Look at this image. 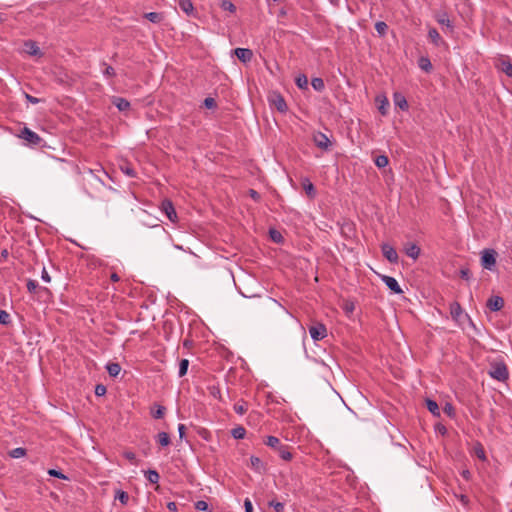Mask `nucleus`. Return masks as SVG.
<instances>
[{"mask_svg":"<svg viewBox=\"0 0 512 512\" xmlns=\"http://www.w3.org/2000/svg\"><path fill=\"white\" fill-rule=\"evenodd\" d=\"M263 442L266 446L276 451L284 461H290L293 458L290 446L283 444L278 437L272 435L265 436Z\"/></svg>","mask_w":512,"mask_h":512,"instance_id":"nucleus-1","label":"nucleus"},{"mask_svg":"<svg viewBox=\"0 0 512 512\" xmlns=\"http://www.w3.org/2000/svg\"><path fill=\"white\" fill-rule=\"evenodd\" d=\"M489 375L498 381H505L508 378V370L503 362L494 363L491 366Z\"/></svg>","mask_w":512,"mask_h":512,"instance_id":"nucleus-2","label":"nucleus"},{"mask_svg":"<svg viewBox=\"0 0 512 512\" xmlns=\"http://www.w3.org/2000/svg\"><path fill=\"white\" fill-rule=\"evenodd\" d=\"M481 264L482 266L492 271L496 266V252L493 249H485L482 252L481 256Z\"/></svg>","mask_w":512,"mask_h":512,"instance_id":"nucleus-3","label":"nucleus"},{"mask_svg":"<svg viewBox=\"0 0 512 512\" xmlns=\"http://www.w3.org/2000/svg\"><path fill=\"white\" fill-rule=\"evenodd\" d=\"M160 209L172 223L177 222L178 216L172 201H170L169 199H164L161 202Z\"/></svg>","mask_w":512,"mask_h":512,"instance_id":"nucleus-4","label":"nucleus"},{"mask_svg":"<svg viewBox=\"0 0 512 512\" xmlns=\"http://www.w3.org/2000/svg\"><path fill=\"white\" fill-rule=\"evenodd\" d=\"M309 334L314 341H320L327 336L326 326L322 323H317L309 327Z\"/></svg>","mask_w":512,"mask_h":512,"instance_id":"nucleus-5","label":"nucleus"},{"mask_svg":"<svg viewBox=\"0 0 512 512\" xmlns=\"http://www.w3.org/2000/svg\"><path fill=\"white\" fill-rule=\"evenodd\" d=\"M313 141H314L315 145L322 150L327 151L331 147L330 139L327 137L326 134H324L322 132H316L313 135Z\"/></svg>","mask_w":512,"mask_h":512,"instance_id":"nucleus-6","label":"nucleus"},{"mask_svg":"<svg viewBox=\"0 0 512 512\" xmlns=\"http://www.w3.org/2000/svg\"><path fill=\"white\" fill-rule=\"evenodd\" d=\"M269 101L281 113H285L288 109L284 97L279 93H273Z\"/></svg>","mask_w":512,"mask_h":512,"instance_id":"nucleus-7","label":"nucleus"},{"mask_svg":"<svg viewBox=\"0 0 512 512\" xmlns=\"http://www.w3.org/2000/svg\"><path fill=\"white\" fill-rule=\"evenodd\" d=\"M20 137L32 145H39L41 142V137L37 133H35L34 131L30 130L27 127H24L21 130Z\"/></svg>","mask_w":512,"mask_h":512,"instance_id":"nucleus-8","label":"nucleus"},{"mask_svg":"<svg viewBox=\"0 0 512 512\" xmlns=\"http://www.w3.org/2000/svg\"><path fill=\"white\" fill-rule=\"evenodd\" d=\"M233 53L244 64L249 63L253 58V52L248 48H235Z\"/></svg>","mask_w":512,"mask_h":512,"instance_id":"nucleus-9","label":"nucleus"},{"mask_svg":"<svg viewBox=\"0 0 512 512\" xmlns=\"http://www.w3.org/2000/svg\"><path fill=\"white\" fill-rule=\"evenodd\" d=\"M381 280L385 283V285L391 290L393 291L395 294H401L403 292V290L401 289L398 281L392 277V276H387V275H383L381 277Z\"/></svg>","mask_w":512,"mask_h":512,"instance_id":"nucleus-10","label":"nucleus"},{"mask_svg":"<svg viewBox=\"0 0 512 512\" xmlns=\"http://www.w3.org/2000/svg\"><path fill=\"white\" fill-rule=\"evenodd\" d=\"M384 257L391 263H397L398 254L396 250L389 244L385 243L381 246Z\"/></svg>","mask_w":512,"mask_h":512,"instance_id":"nucleus-11","label":"nucleus"},{"mask_svg":"<svg viewBox=\"0 0 512 512\" xmlns=\"http://www.w3.org/2000/svg\"><path fill=\"white\" fill-rule=\"evenodd\" d=\"M404 252L408 257L416 260L419 257L421 250L416 243L408 242L404 245Z\"/></svg>","mask_w":512,"mask_h":512,"instance_id":"nucleus-12","label":"nucleus"},{"mask_svg":"<svg viewBox=\"0 0 512 512\" xmlns=\"http://www.w3.org/2000/svg\"><path fill=\"white\" fill-rule=\"evenodd\" d=\"M486 305L491 311L497 312L504 307V300L500 296H492L487 300Z\"/></svg>","mask_w":512,"mask_h":512,"instance_id":"nucleus-13","label":"nucleus"},{"mask_svg":"<svg viewBox=\"0 0 512 512\" xmlns=\"http://www.w3.org/2000/svg\"><path fill=\"white\" fill-rule=\"evenodd\" d=\"M112 103L117 107V109L121 112L127 111L130 109V102L125 98L113 96L111 98Z\"/></svg>","mask_w":512,"mask_h":512,"instance_id":"nucleus-14","label":"nucleus"},{"mask_svg":"<svg viewBox=\"0 0 512 512\" xmlns=\"http://www.w3.org/2000/svg\"><path fill=\"white\" fill-rule=\"evenodd\" d=\"M25 51L31 56H42V52L37 46L36 42L28 40L24 43Z\"/></svg>","mask_w":512,"mask_h":512,"instance_id":"nucleus-15","label":"nucleus"},{"mask_svg":"<svg viewBox=\"0 0 512 512\" xmlns=\"http://www.w3.org/2000/svg\"><path fill=\"white\" fill-rule=\"evenodd\" d=\"M463 314V310L460 306V304L456 301L452 302L450 304V315L452 319L456 322H458Z\"/></svg>","mask_w":512,"mask_h":512,"instance_id":"nucleus-16","label":"nucleus"},{"mask_svg":"<svg viewBox=\"0 0 512 512\" xmlns=\"http://www.w3.org/2000/svg\"><path fill=\"white\" fill-rule=\"evenodd\" d=\"M250 467L257 473L262 474L265 472V466L261 459L257 456L250 457Z\"/></svg>","mask_w":512,"mask_h":512,"instance_id":"nucleus-17","label":"nucleus"},{"mask_svg":"<svg viewBox=\"0 0 512 512\" xmlns=\"http://www.w3.org/2000/svg\"><path fill=\"white\" fill-rule=\"evenodd\" d=\"M302 187L309 198H311V199L315 198L316 189H315L313 183L308 178L302 179Z\"/></svg>","mask_w":512,"mask_h":512,"instance_id":"nucleus-18","label":"nucleus"},{"mask_svg":"<svg viewBox=\"0 0 512 512\" xmlns=\"http://www.w3.org/2000/svg\"><path fill=\"white\" fill-rule=\"evenodd\" d=\"M428 38L431 40V42L435 46H440L441 44L444 43L440 34L438 33L437 29H435V28H430L428 30Z\"/></svg>","mask_w":512,"mask_h":512,"instance_id":"nucleus-19","label":"nucleus"},{"mask_svg":"<svg viewBox=\"0 0 512 512\" xmlns=\"http://www.w3.org/2000/svg\"><path fill=\"white\" fill-rule=\"evenodd\" d=\"M394 104L403 111L408 109V102L401 93L394 94Z\"/></svg>","mask_w":512,"mask_h":512,"instance_id":"nucleus-20","label":"nucleus"},{"mask_svg":"<svg viewBox=\"0 0 512 512\" xmlns=\"http://www.w3.org/2000/svg\"><path fill=\"white\" fill-rule=\"evenodd\" d=\"M436 20L440 25L446 27L447 29H449L451 31L453 30L452 22L450 21V19L448 18V15L446 13L437 15Z\"/></svg>","mask_w":512,"mask_h":512,"instance_id":"nucleus-21","label":"nucleus"},{"mask_svg":"<svg viewBox=\"0 0 512 512\" xmlns=\"http://www.w3.org/2000/svg\"><path fill=\"white\" fill-rule=\"evenodd\" d=\"M106 370L111 377H117L121 371V366L116 362H110L106 365Z\"/></svg>","mask_w":512,"mask_h":512,"instance_id":"nucleus-22","label":"nucleus"},{"mask_svg":"<svg viewBox=\"0 0 512 512\" xmlns=\"http://www.w3.org/2000/svg\"><path fill=\"white\" fill-rule=\"evenodd\" d=\"M156 441L162 447H166L171 443L170 436L166 432H159L156 436Z\"/></svg>","mask_w":512,"mask_h":512,"instance_id":"nucleus-23","label":"nucleus"},{"mask_svg":"<svg viewBox=\"0 0 512 512\" xmlns=\"http://www.w3.org/2000/svg\"><path fill=\"white\" fill-rule=\"evenodd\" d=\"M180 9L187 15H191L193 13L194 7L190 0H179Z\"/></svg>","mask_w":512,"mask_h":512,"instance_id":"nucleus-24","label":"nucleus"},{"mask_svg":"<svg viewBox=\"0 0 512 512\" xmlns=\"http://www.w3.org/2000/svg\"><path fill=\"white\" fill-rule=\"evenodd\" d=\"M418 66L425 72H430L432 70V64L428 57H420L418 60Z\"/></svg>","mask_w":512,"mask_h":512,"instance_id":"nucleus-25","label":"nucleus"},{"mask_svg":"<svg viewBox=\"0 0 512 512\" xmlns=\"http://www.w3.org/2000/svg\"><path fill=\"white\" fill-rule=\"evenodd\" d=\"M500 69L508 77H512V63H511L510 60L502 59L501 62H500Z\"/></svg>","mask_w":512,"mask_h":512,"instance_id":"nucleus-26","label":"nucleus"},{"mask_svg":"<svg viewBox=\"0 0 512 512\" xmlns=\"http://www.w3.org/2000/svg\"><path fill=\"white\" fill-rule=\"evenodd\" d=\"M311 85L314 90L322 92L325 89V83L322 78L314 77L311 80Z\"/></svg>","mask_w":512,"mask_h":512,"instance_id":"nucleus-27","label":"nucleus"},{"mask_svg":"<svg viewBox=\"0 0 512 512\" xmlns=\"http://www.w3.org/2000/svg\"><path fill=\"white\" fill-rule=\"evenodd\" d=\"M145 477L152 484H157L160 479L159 473L156 470H148L145 473Z\"/></svg>","mask_w":512,"mask_h":512,"instance_id":"nucleus-28","label":"nucleus"},{"mask_svg":"<svg viewBox=\"0 0 512 512\" xmlns=\"http://www.w3.org/2000/svg\"><path fill=\"white\" fill-rule=\"evenodd\" d=\"M115 499L119 500L122 505H127L129 502V494L123 490H117Z\"/></svg>","mask_w":512,"mask_h":512,"instance_id":"nucleus-29","label":"nucleus"},{"mask_svg":"<svg viewBox=\"0 0 512 512\" xmlns=\"http://www.w3.org/2000/svg\"><path fill=\"white\" fill-rule=\"evenodd\" d=\"M375 30L379 36L383 37L388 31V25L383 21H378L375 23Z\"/></svg>","mask_w":512,"mask_h":512,"instance_id":"nucleus-30","label":"nucleus"},{"mask_svg":"<svg viewBox=\"0 0 512 512\" xmlns=\"http://www.w3.org/2000/svg\"><path fill=\"white\" fill-rule=\"evenodd\" d=\"M426 405H427V409L429 410V412H431L433 415H435V416L440 415L438 404L434 400L428 399L426 401Z\"/></svg>","mask_w":512,"mask_h":512,"instance_id":"nucleus-31","label":"nucleus"},{"mask_svg":"<svg viewBox=\"0 0 512 512\" xmlns=\"http://www.w3.org/2000/svg\"><path fill=\"white\" fill-rule=\"evenodd\" d=\"M26 455V449L25 448H22V447H17V448H14L12 449L10 452H9V456L11 458H14V459H18V458H21L23 456Z\"/></svg>","mask_w":512,"mask_h":512,"instance_id":"nucleus-32","label":"nucleus"},{"mask_svg":"<svg viewBox=\"0 0 512 512\" xmlns=\"http://www.w3.org/2000/svg\"><path fill=\"white\" fill-rule=\"evenodd\" d=\"M374 163L378 168H384L388 165L389 159L386 155H379L375 158Z\"/></svg>","mask_w":512,"mask_h":512,"instance_id":"nucleus-33","label":"nucleus"},{"mask_svg":"<svg viewBox=\"0 0 512 512\" xmlns=\"http://www.w3.org/2000/svg\"><path fill=\"white\" fill-rule=\"evenodd\" d=\"M231 435L235 438V439H243L246 435V430L244 427L242 426H238L234 429H232L231 431Z\"/></svg>","mask_w":512,"mask_h":512,"instance_id":"nucleus-34","label":"nucleus"},{"mask_svg":"<svg viewBox=\"0 0 512 512\" xmlns=\"http://www.w3.org/2000/svg\"><path fill=\"white\" fill-rule=\"evenodd\" d=\"M144 17L152 23H159L162 20V14L157 12H149L144 15Z\"/></svg>","mask_w":512,"mask_h":512,"instance_id":"nucleus-35","label":"nucleus"},{"mask_svg":"<svg viewBox=\"0 0 512 512\" xmlns=\"http://www.w3.org/2000/svg\"><path fill=\"white\" fill-rule=\"evenodd\" d=\"M208 392L211 397L214 399L220 400L221 399V391L220 388L216 385H209L208 386Z\"/></svg>","mask_w":512,"mask_h":512,"instance_id":"nucleus-36","label":"nucleus"},{"mask_svg":"<svg viewBox=\"0 0 512 512\" xmlns=\"http://www.w3.org/2000/svg\"><path fill=\"white\" fill-rule=\"evenodd\" d=\"M188 366H189V360L188 359H182L179 363V371H178V376L179 377H183L184 375H186L187 373V370H188Z\"/></svg>","mask_w":512,"mask_h":512,"instance_id":"nucleus-37","label":"nucleus"},{"mask_svg":"<svg viewBox=\"0 0 512 512\" xmlns=\"http://www.w3.org/2000/svg\"><path fill=\"white\" fill-rule=\"evenodd\" d=\"M234 411L239 414L243 415L247 411V403L245 401H239L234 405Z\"/></svg>","mask_w":512,"mask_h":512,"instance_id":"nucleus-38","label":"nucleus"},{"mask_svg":"<svg viewBox=\"0 0 512 512\" xmlns=\"http://www.w3.org/2000/svg\"><path fill=\"white\" fill-rule=\"evenodd\" d=\"M269 506L274 509L275 512H284L285 505L282 502H279L277 500H271L269 501Z\"/></svg>","mask_w":512,"mask_h":512,"instance_id":"nucleus-39","label":"nucleus"},{"mask_svg":"<svg viewBox=\"0 0 512 512\" xmlns=\"http://www.w3.org/2000/svg\"><path fill=\"white\" fill-rule=\"evenodd\" d=\"M296 85L300 89H307L308 88V78L305 75H299L296 78Z\"/></svg>","mask_w":512,"mask_h":512,"instance_id":"nucleus-40","label":"nucleus"},{"mask_svg":"<svg viewBox=\"0 0 512 512\" xmlns=\"http://www.w3.org/2000/svg\"><path fill=\"white\" fill-rule=\"evenodd\" d=\"M39 286L40 285L38 284V282L36 280L29 279L27 282V290L29 291V293L36 295Z\"/></svg>","mask_w":512,"mask_h":512,"instance_id":"nucleus-41","label":"nucleus"},{"mask_svg":"<svg viewBox=\"0 0 512 512\" xmlns=\"http://www.w3.org/2000/svg\"><path fill=\"white\" fill-rule=\"evenodd\" d=\"M11 323L10 314L5 310H0V324L9 325Z\"/></svg>","mask_w":512,"mask_h":512,"instance_id":"nucleus-42","label":"nucleus"},{"mask_svg":"<svg viewBox=\"0 0 512 512\" xmlns=\"http://www.w3.org/2000/svg\"><path fill=\"white\" fill-rule=\"evenodd\" d=\"M220 7H221L223 10H225V11H229V12H231V13L235 12V10H236L235 5H234L232 2L228 1V0H223V1L221 2V4H220Z\"/></svg>","mask_w":512,"mask_h":512,"instance_id":"nucleus-43","label":"nucleus"},{"mask_svg":"<svg viewBox=\"0 0 512 512\" xmlns=\"http://www.w3.org/2000/svg\"><path fill=\"white\" fill-rule=\"evenodd\" d=\"M165 414V407L157 405L155 410H152V416L155 419H161Z\"/></svg>","mask_w":512,"mask_h":512,"instance_id":"nucleus-44","label":"nucleus"},{"mask_svg":"<svg viewBox=\"0 0 512 512\" xmlns=\"http://www.w3.org/2000/svg\"><path fill=\"white\" fill-rule=\"evenodd\" d=\"M195 509L198 510V511H203V512H208L209 510V505L206 501L204 500H199L195 503Z\"/></svg>","mask_w":512,"mask_h":512,"instance_id":"nucleus-45","label":"nucleus"},{"mask_svg":"<svg viewBox=\"0 0 512 512\" xmlns=\"http://www.w3.org/2000/svg\"><path fill=\"white\" fill-rule=\"evenodd\" d=\"M48 474L55 478H59V479H63V480L68 479V477L66 475H64L61 471L56 470V469H49Z\"/></svg>","mask_w":512,"mask_h":512,"instance_id":"nucleus-46","label":"nucleus"},{"mask_svg":"<svg viewBox=\"0 0 512 512\" xmlns=\"http://www.w3.org/2000/svg\"><path fill=\"white\" fill-rule=\"evenodd\" d=\"M38 298H45L51 295L50 291L46 287L39 286L37 294Z\"/></svg>","mask_w":512,"mask_h":512,"instance_id":"nucleus-47","label":"nucleus"},{"mask_svg":"<svg viewBox=\"0 0 512 512\" xmlns=\"http://www.w3.org/2000/svg\"><path fill=\"white\" fill-rule=\"evenodd\" d=\"M389 106V102L388 100L384 97L383 100L381 101V104L379 105L378 109L380 111V113L382 115H386L387 114V108Z\"/></svg>","mask_w":512,"mask_h":512,"instance_id":"nucleus-48","label":"nucleus"},{"mask_svg":"<svg viewBox=\"0 0 512 512\" xmlns=\"http://www.w3.org/2000/svg\"><path fill=\"white\" fill-rule=\"evenodd\" d=\"M105 66V69L103 70V75L105 77H113L115 76V70L112 66L110 65H107V64H103Z\"/></svg>","mask_w":512,"mask_h":512,"instance_id":"nucleus-49","label":"nucleus"},{"mask_svg":"<svg viewBox=\"0 0 512 512\" xmlns=\"http://www.w3.org/2000/svg\"><path fill=\"white\" fill-rule=\"evenodd\" d=\"M270 237L276 243H280L283 239L280 232H278L276 230H270Z\"/></svg>","mask_w":512,"mask_h":512,"instance_id":"nucleus-50","label":"nucleus"},{"mask_svg":"<svg viewBox=\"0 0 512 512\" xmlns=\"http://www.w3.org/2000/svg\"><path fill=\"white\" fill-rule=\"evenodd\" d=\"M204 106L208 109H212L216 107V102L213 98L207 97L204 100Z\"/></svg>","mask_w":512,"mask_h":512,"instance_id":"nucleus-51","label":"nucleus"},{"mask_svg":"<svg viewBox=\"0 0 512 512\" xmlns=\"http://www.w3.org/2000/svg\"><path fill=\"white\" fill-rule=\"evenodd\" d=\"M106 393V387L102 384H99L95 387V394L97 396H103Z\"/></svg>","mask_w":512,"mask_h":512,"instance_id":"nucleus-52","label":"nucleus"},{"mask_svg":"<svg viewBox=\"0 0 512 512\" xmlns=\"http://www.w3.org/2000/svg\"><path fill=\"white\" fill-rule=\"evenodd\" d=\"M444 412L450 416V417H453L454 416V407L450 404V403H446L445 407H444Z\"/></svg>","mask_w":512,"mask_h":512,"instance_id":"nucleus-53","label":"nucleus"},{"mask_svg":"<svg viewBox=\"0 0 512 512\" xmlns=\"http://www.w3.org/2000/svg\"><path fill=\"white\" fill-rule=\"evenodd\" d=\"M41 279L46 283H49L51 281V277L45 267H43L42 269Z\"/></svg>","mask_w":512,"mask_h":512,"instance_id":"nucleus-54","label":"nucleus"},{"mask_svg":"<svg viewBox=\"0 0 512 512\" xmlns=\"http://www.w3.org/2000/svg\"><path fill=\"white\" fill-rule=\"evenodd\" d=\"M245 512H253V505L249 499L244 501Z\"/></svg>","mask_w":512,"mask_h":512,"instance_id":"nucleus-55","label":"nucleus"},{"mask_svg":"<svg viewBox=\"0 0 512 512\" xmlns=\"http://www.w3.org/2000/svg\"><path fill=\"white\" fill-rule=\"evenodd\" d=\"M122 171H123L126 175H128V176H130V177H134V176L136 175V173H135L134 169H132V168H130V167L122 168Z\"/></svg>","mask_w":512,"mask_h":512,"instance_id":"nucleus-56","label":"nucleus"},{"mask_svg":"<svg viewBox=\"0 0 512 512\" xmlns=\"http://www.w3.org/2000/svg\"><path fill=\"white\" fill-rule=\"evenodd\" d=\"M25 97H26L27 101H29L32 104H37L40 102V100L38 98L31 96L29 94H26Z\"/></svg>","mask_w":512,"mask_h":512,"instance_id":"nucleus-57","label":"nucleus"},{"mask_svg":"<svg viewBox=\"0 0 512 512\" xmlns=\"http://www.w3.org/2000/svg\"><path fill=\"white\" fill-rule=\"evenodd\" d=\"M249 194H250L251 198L254 199L255 201H258L260 199L259 193L253 189H251L249 191Z\"/></svg>","mask_w":512,"mask_h":512,"instance_id":"nucleus-58","label":"nucleus"},{"mask_svg":"<svg viewBox=\"0 0 512 512\" xmlns=\"http://www.w3.org/2000/svg\"><path fill=\"white\" fill-rule=\"evenodd\" d=\"M185 430H186V427L184 424H179L178 425V432H179V436L180 438H183L184 435H185Z\"/></svg>","mask_w":512,"mask_h":512,"instance_id":"nucleus-59","label":"nucleus"},{"mask_svg":"<svg viewBox=\"0 0 512 512\" xmlns=\"http://www.w3.org/2000/svg\"><path fill=\"white\" fill-rule=\"evenodd\" d=\"M110 279L113 281V282H118L120 280V277L118 276L117 273H112L111 276H110Z\"/></svg>","mask_w":512,"mask_h":512,"instance_id":"nucleus-60","label":"nucleus"},{"mask_svg":"<svg viewBox=\"0 0 512 512\" xmlns=\"http://www.w3.org/2000/svg\"><path fill=\"white\" fill-rule=\"evenodd\" d=\"M168 509L172 511L176 510V504L174 502L168 503Z\"/></svg>","mask_w":512,"mask_h":512,"instance_id":"nucleus-61","label":"nucleus"},{"mask_svg":"<svg viewBox=\"0 0 512 512\" xmlns=\"http://www.w3.org/2000/svg\"><path fill=\"white\" fill-rule=\"evenodd\" d=\"M461 274H462L463 278H466L468 276V272L467 271H461Z\"/></svg>","mask_w":512,"mask_h":512,"instance_id":"nucleus-62","label":"nucleus"},{"mask_svg":"<svg viewBox=\"0 0 512 512\" xmlns=\"http://www.w3.org/2000/svg\"><path fill=\"white\" fill-rule=\"evenodd\" d=\"M479 458H484V452L481 450L480 453L477 454Z\"/></svg>","mask_w":512,"mask_h":512,"instance_id":"nucleus-63","label":"nucleus"},{"mask_svg":"<svg viewBox=\"0 0 512 512\" xmlns=\"http://www.w3.org/2000/svg\"><path fill=\"white\" fill-rule=\"evenodd\" d=\"M127 458H128V459H133V458H134V454H133V453H129V454H127Z\"/></svg>","mask_w":512,"mask_h":512,"instance_id":"nucleus-64","label":"nucleus"}]
</instances>
